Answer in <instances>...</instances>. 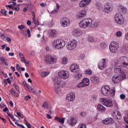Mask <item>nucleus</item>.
<instances>
[{"mask_svg":"<svg viewBox=\"0 0 128 128\" xmlns=\"http://www.w3.org/2000/svg\"><path fill=\"white\" fill-rule=\"evenodd\" d=\"M12 10H16V12H18L20 10V4L16 5V2H12Z\"/></svg>","mask_w":128,"mask_h":128,"instance_id":"5701e85b","label":"nucleus"},{"mask_svg":"<svg viewBox=\"0 0 128 128\" xmlns=\"http://www.w3.org/2000/svg\"><path fill=\"white\" fill-rule=\"evenodd\" d=\"M56 60H58V57L56 56H47L44 58V62L48 64H54L56 62Z\"/></svg>","mask_w":128,"mask_h":128,"instance_id":"20e7f679","label":"nucleus"},{"mask_svg":"<svg viewBox=\"0 0 128 128\" xmlns=\"http://www.w3.org/2000/svg\"><path fill=\"white\" fill-rule=\"evenodd\" d=\"M88 41L90 42H94V39L92 37L90 36L88 37Z\"/></svg>","mask_w":128,"mask_h":128,"instance_id":"a18cd8bd","label":"nucleus"},{"mask_svg":"<svg viewBox=\"0 0 128 128\" xmlns=\"http://www.w3.org/2000/svg\"><path fill=\"white\" fill-rule=\"evenodd\" d=\"M16 69L17 70L18 72H20V64H16Z\"/></svg>","mask_w":128,"mask_h":128,"instance_id":"4d7b16f0","label":"nucleus"},{"mask_svg":"<svg viewBox=\"0 0 128 128\" xmlns=\"http://www.w3.org/2000/svg\"><path fill=\"white\" fill-rule=\"evenodd\" d=\"M118 10L121 14H126V13L127 9L126 7L122 6V4H120L118 6Z\"/></svg>","mask_w":128,"mask_h":128,"instance_id":"aec40b11","label":"nucleus"},{"mask_svg":"<svg viewBox=\"0 0 128 128\" xmlns=\"http://www.w3.org/2000/svg\"><path fill=\"white\" fill-rule=\"evenodd\" d=\"M80 114L81 116H86V113L84 112H82Z\"/></svg>","mask_w":128,"mask_h":128,"instance_id":"6e6d98bb","label":"nucleus"},{"mask_svg":"<svg viewBox=\"0 0 128 128\" xmlns=\"http://www.w3.org/2000/svg\"><path fill=\"white\" fill-rule=\"evenodd\" d=\"M90 82L92 84H96L100 82V78L98 76H93L90 78Z\"/></svg>","mask_w":128,"mask_h":128,"instance_id":"4be33fe9","label":"nucleus"},{"mask_svg":"<svg viewBox=\"0 0 128 128\" xmlns=\"http://www.w3.org/2000/svg\"><path fill=\"white\" fill-rule=\"evenodd\" d=\"M74 98H76V94L74 92H70L66 95V100L68 102H72L74 100Z\"/></svg>","mask_w":128,"mask_h":128,"instance_id":"2eb2a0df","label":"nucleus"},{"mask_svg":"<svg viewBox=\"0 0 128 128\" xmlns=\"http://www.w3.org/2000/svg\"><path fill=\"white\" fill-rule=\"evenodd\" d=\"M34 8V5L32 4H27V8L29 10H32Z\"/></svg>","mask_w":128,"mask_h":128,"instance_id":"4c0bfd02","label":"nucleus"},{"mask_svg":"<svg viewBox=\"0 0 128 128\" xmlns=\"http://www.w3.org/2000/svg\"><path fill=\"white\" fill-rule=\"evenodd\" d=\"M112 116L116 120H120L122 118V114L118 110L112 112Z\"/></svg>","mask_w":128,"mask_h":128,"instance_id":"dca6fc26","label":"nucleus"},{"mask_svg":"<svg viewBox=\"0 0 128 128\" xmlns=\"http://www.w3.org/2000/svg\"><path fill=\"white\" fill-rule=\"evenodd\" d=\"M98 110L99 112H104L106 110V108H104L102 105L101 104H99L98 105Z\"/></svg>","mask_w":128,"mask_h":128,"instance_id":"c85d7f7f","label":"nucleus"},{"mask_svg":"<svg viewBox=\"0 0 128 128\" xmlns=\"http://www.w3.org/2000/svg\"><path fill=\"white\" fill-rule=\"evenodd\" d=\"M101 92L104 96H108L110 94V88L108 86H103L101 88Z\"/></svg>","mask_w":128,"mask_h":128,"instance_id":"f8f14e48","label":"nucleus"},{"mask_svg":"<svg viewBox=\"0 0 128 128\" xmlns=\"http://www.w3.org/2000/svg\"><path fill=\"white\" fill-rule=\"evenodd\" d=\"M32 20H33L34 24H36L37 22H36V16L34 15L32 18Z\"/></svg>","mask_w":128,"mask_h":128,"instance_id":"bf43d9fd","label":"nucleus"},{"mask_svg":"<svg viewBox=\"0 0 128 128\" xmlns=\"http://www.w3.org/2000/svg\"><path fill=\"white\" fill-rule=\"evenodd\" d=\"M112 10V8L110 7V6L106 5L105 6L104 8V12H106V14H108V12H110Z\"/></svg>","mask_w":128,"mask_h":128,"instance_id":"393cba45","label":"nucleus"},{"mask_svg":"<svg viewBox=\"0 0 128 128\" xmlns=\"http://www.w3.org/2000/svg\"><path fill=\"white\" fill-rule=\"evenodd\" d=\"M128 58L126 56H122L119 60V64L121 66L128 68Z\"/></svg>","mask_w":128,"mask_h":128,"instance_id":"0eeeda50","label":"nucleus"},{"mask_svg":"<svg viewBox=\"0 0 128 128\" xmlns=\"http://www.w3.org/2000/svg\"><path fill=\"white\" fill-rule=\"evenodd\" d=\"M78 66L76 64H73L70 66V70L72 72H78Z\"/></svg>","mask_w":128,"mask_h":128,"instance_id":"a211bd4d","label":"nucleus"},{"mask_svg":"<svg viewBox=\"0 0 128 128\" xmlns=\"http://www.w3.org/2000/svg\"><path fill=\"white\" fill-rule=\"evenodd\" d=\"M25 124L26 126L28 128H30V123L26 122Z\"/></svg>","mask_w":128,"mask_h":128,"instance_id":"0e129e2a","label":"nucleus"},{"mask_svg":"<svg viewBox=\"0 0 128 128\" xmlns=\"http://www.w3.org/2000/svg\"><path fill=\"white\" fill-rule=\"evenodd\" d=\"M82 82L84 86H88L90 84V79L88 78H84Z\"/></svg>","mask_w":128,"mask_h":128,"instance_id":"b1692460","label":"nucleus"},{"mask_svg":"<svg viewBox=\"0 0 128 128\" xmlns=\"http://www.w3.org/2000/svg\"><path fill=\"white\" fill-rule=\"evenodd\" d=\"M8 107H6L4 109H3V112H8Z\"/></svg>","mask_w":128,"mask_h":128,"instance_id":"338daca9","label":"nucleus"},{"mask_svg":"<svg viewBox=\"0 0 128 128\" xmlns=\"http://www.w3.org/2000/svg\"><path fill=\"white\" fill-rule=\"evenodd\" d=\"M54 120L58 122L60 124H64V118H60L56 116L54 117Z\"/></svg>","mask_w":128,"mask_h":128,"instance_id":"a878e982","label":"nucleus"},{"mask_svg":"<svg viewBox=\"0 0 128 128\" xmlns=\"http://www.w3.org/2000/svg\"><path fill=\"white\" fill-rule=\"evenodd\" d=\"M6 8H10V10H12V8L14 7V5L11 4V5H6Z\"/></svg>","mask_w":128,"mask_h":128,"instance_id":"052dcab7","label":"nucleus"},{"mask_svg":"<svg viewBox=\"0 0 128 128\" xmlns=\"http://www.w3.org/2000/svg\"><path fill=\"white\" fill-rule=\"evenodd\" d=\"M50 73L48 72L43 71L41 72L40 76H42L43 78H44V76H48Z\"/></svg>","mask_w":128,"mask_h":128,"instance_id":"f704fd0d","label":"nucleus"},{"mask_svg":"<svg viewBox=\"0 0 128 128\" xmlns=\"http://www.w3.org/2000/svg\"><path fill=\"white\" fill-rule=\"evenodd\" d=\"M84 74L87 76H90V74H92V71L90 69H87L84 71Z\"/></svg>","mask_w":128,"mask_h":128,"instance_id":"473e14b6","label":"nucleus"},{"mask_svg":"<svg viewBox=\"0 0 128 128\" xmlns=\"http://www.w3.org/2000/svg\"><path fill=\"white\" fill-rule=\"evenodd\" d=\"M79 6L80 8H84L86 6V4H85L82 0L79 4Z\"/></svg>","mask_w":128,"mask_h":128,"instance_id":"e433bc0d","label":"nucleus"},{"mask_svg":"<svg viewBox=\"0 0 128 128\" xmlns=\"http://www.w3.org/2000/svg\"><path fill=\"white\" fill-rule=\"evenodd\" d=\"M26 32H27V34H28V38H30L31 34H30V29H28L26 30Z\"/></svg>","mask_w":128,"mask_h":128,"instance_id":"13d9d810","label":"nucleus"},{"mask_svg":"<svg viewBox=\"0 0 128 128\" xmlns=\"http://www.w3.org/2000/svg\"><path fill=\"white\" fill-rule=\"evenodd\" d=\"M78 18H80V20L84 18V16L82 14L80 13L78 16Z\"/></svg>","mask_w":128,"mask_h":128,"instance_id":"09e8293b","label":"nucleus"},{"mask_svg":"<svg viewBox=\"0 0 128 128\" xmlns=\"http://www.w3.org/2000/svg\"><path fill=\"white\" fill-rule=\"evenodd\" d=\"M82 73L80 72H77L76 73V74L74 75V78H75L76 80H80V78H82Z\"/></svg>","mask_w":128,"mask_h":128,"instance_id":"7c9ffc66","label":"nucleus"},{"mask_svg":"<svg viewBox=\"0 0 128 128\" xmlns=\"http://www.w3.org/2000/svg\"><path fill=\"white\" fill-rule=\"evenodd\" d=\"M82 2L86 4V6H88L90 4L92 0H82Z\"/></svg>","mask_w":128,"mask_h":128,"instance_id":"37998d69","label":"nucleus"},{"mask_svg":"<svg viewBox=\"0 0 128 128\" xmlns=\"http://www.w3.org/2000/svg\"><path fill=\"white\" fill-rule=\"evenodd\" d=\"M56 7L54 8V10L52 12V14H56V12H58V10H60V6H58V4L56 3Z\"/></svg>","mask_w":128,"mask_h":128,"instance_id":"72a5a7b5","label":"nucleus"},{"mask_svg":"<svg viewBox=\"0 0 128 128\" xmlns=\"http://www.w3.org/2000/svg\"><path fill=\"white\" fill-rule=\"evenodd\" d=\"M116 36H118V38H120V36H122V32L120 31L117 32L116 33Z\"/></svg>","mask_w":128,"mask_h":128,"instance_id":"a19ab883","label":"nucleus"},{"mask_svg":"<svg viewBox=\"0 0 128 128\" xmlns=\"http://www.w3.org/2000/svg\"><path fill=\"white\" fill-rule=\"evenodd\" d=\"M48 36L49 38H56V36H58V32L56 30L54 29H51L48 30Z\"/></svg>","mask_w":128,"mask_h":128,"instance_id":"4468645a","label":"nucleus"},{"mask_svg":"<svg viewBox=\"0 0 128 128\" xmlns=\"http://www.w3.org/2000/svg\"><path fill=\"white\" fill-rule=\"evenodd\" d=\"M100 46L102 48H106V44L104 42H102L100 44Z\"/></svg>","mask_w":128,"mask_h":128,"instance_id":"de8ad7c7","label":"nucleus"},{"mask_svg":"<svg viewBox=\"0 0 128 128\" xmlns=\"http://www.w3.org/2000/svg\"><path fill=\"white\" fill-rule=\"evenodd\" d=\"M114 72L116 74H121L122 72V68L120 67V64H114Z\"/></svg>","mask_w":128,"mask_h":128,"instance_id":"412c9836","label":"nucleus"},{"mask_svg":"<svg viewBox=\"0 0 128 128\" xmlns=\"http://www.w3.org/2000/svg\"><path fill=\"white\" fill-rule=\"evenodd\" d=\"M77 44L78 42H76V40H73L68 42L66 48L68 50H74L76 48Z\"/></svg>","mask_w":128,"mask_h":128,"instance_id":"1a4fd4ad","label":"nucleus"},{"mask_svg":"<svg viewBox=\"0 0 128 128\" xmlns=\"http://www.w3.org/2000/svg\"><path fill=\"white\" fill-rule=\"evenodd\" d=\"M108 66V59L102 58L98 64V68L102 70Z\"/></svg>","mask_w":128,"mask_h":128,"instance_id":"9b49d317","label":"nucleus"},{"mask_svg":"<svg viewBox=\"0 0 128 128\" xmlns=\"http://www.w3.org/2000/svg\"><path fill=\"white\" fill-rule=\"evenodd\" d=\"M0 14H4V16H6V10H2Z\"/></svg>","mask_w":128,"mask_h":128,"instance_id":"8fccbe9b","label":"nucleus"},{"mask_svg":"<svg viewBox=\"0 0 128 128\" xmlns=\"http://www.w3.org/2000/svg\"><path fill=\"white\" fill-rule=\"evenodd\" d=\"M68 124L71 126H74V124H76L78 120L76 118H71L68 120Z\"/></svg>","mask_w":128,"mask_h":128,"instance_id":"6ab92c4d","label":"nucleus"},{"mask_svg":"<svg viewBox=\"0 0 128 128\" xmlns=\"http://www.w3.org/2000/svg\"><path fill=\"white\" fill-rule=\"evenodd\" d=\"M84 84L82 83V82H80L78 86H77V88H84Z\"/></svg>","mask_w":128,"mask_h":128,"instance_id":"49530a36","label":"nucleus"},{"mask_svg":"<svg viewBox=\"0 0 128 128\" xmlns=\"http://www.w3.org/2000/svg\"><path fill=\"white\" fill-rule=\"evenodd\" d=\"M123 48L125 50H128V44H125L123 46Z\"/></svg>","mask_w":128,"mask_h":128,"instance_id":"5fc2aeb1","label":"nucleus"},{"mask_svg":"<svg viewBox=\"0 0 128 128\" xmlns=\"http://www.w3.org/2000/svg\"><path fill=\"white\" fill-rule=\"evenodd\" d=\"M42 108H46V110H48V104L46 102H44L43 103Z\"/></svg>","mask_w":128,"mask_h":128,"instance_id":"ea45409f","label":"nucleus"},{"mask_svg":"<svg viewBox=\"0 0 128 128\" xmlns=\"http://www.w3.org/2000/svg\"><path fill=\"white\" fill-rule=\"evenodd\" d=\"M26 24H27L28 26H30V24H32V22H30V20H28L27 21Z\"/></svg>","mask_w":128,"mask_h":128,"instance_id":"774afa93","label":"nucleus"},{"mask_svg":"<svg viewBox=\"0 0 128 128\" xmlns=\"http://www.w3.org/2000/svg\"><path fill=\"white\" fill-rule=\"evenodd\" d=\"M111 94H112V96H114L116 94V88H112Z\"/></svg>","mask_w":128,"mask_h":128,"instance_id":"c03bdc74","label":"nucleus"},{"mask_svg":"<svg viewBox=\"0 0 128 128\" xmlns=\"http://www.w3.org/2000/svg\"><path fill=\"white\" fill-rule=\"evenodd\" d=\"M112 74V68H107L105 72L106 76H110Z\"/></svg>","mask_w":128,"mask_h":128,"instance_id":"2f4dec72","label":"nucleus"},{"mask_svg":"<svg viewBox=\"0 0 128 128\" xmlns=\"http://www.w3.org/2000/svg\"><path fill=\"white\" fill-rule=\"evenodd\" d=\"M58 76L60 78H58L54 80V84L60 86V82H62V80H67V78H68L70 73L66 70H62L58 72Z\"/></svg>","mask_w":128,"mask_h":128,"instance_id":"f257e3e1","label":"nucleus"},{"mask_svg":"<svg viewBox=\"0 0 128 128\" xmlns=\"http://www.w3.org/2000/svg\"><path fill=\"white\" fill-rule=\"evenodd\" d=\"M114 20L120 26L123 24L124 22V16L120 13H116L115 14Z\"/></svg>","mask_w":128,"mask_h":128,"instance_id":"39448f33","label":"nucleus"},{"mask_svg":"<svg viewBox=\"0 0 128 128\" xmlns=\"http://www.w3.org/2000/svg\"><path fill=\"white\" fill-rule=\"evenodd\" d=\"M0 60L3 64H5V66H8V63L6 62V59L4 58H0Z\"/></svg>","mask_w":128,"mask_h":128,"instance_id":"c9c22d12","label":"nucleus"},{"mask_svg":"<svg viewBox=\"0 0 128 128\" xmlns=\"http://www.w3.org/2000/svg\"><path fill=\"white\" fill-rule=\"evenodd\" d=\"M32 98V97H30L29 95L26 96L25 97L26 100H30Z\"/></svg>","mask_w":128,"mask_h":128,"instance_id":"e2e57ef3","label":"nucleus"},{"mask_svg":"<svg viewBox=\"0 0 128 128\" xmlns=\"http://www.w3.org/2000/svg\"><path fill=\"white\" fill-rule=\"evenodd\" d=\"M102 122L104 124H112L114 122V119L110 118H106Z\"/></svg>","mask_w":128,"mask_h":128,"instance_id":"f3484780","label":"nucleus"},{"mask_svg":"<svg viewBox=\"0 0 128 128\" xmlns=\"http://www.w3.org/2000/svg\"><path fill=\"white\" fill-rule=\"evenodd\" d=\"M122 76H118L116 75H114L112 78V82L114 84H118L120 80H122L126 78V74L124 73H122Z\"/></svg>","mask_w":128,"mask_h":128,"instance_id":"6e6552de","label":"nucleus"},{"mask_svg":"<svg viewBox=\"0 0 128 128\" xmlns=\"http://www.w3.org/2000/svg\"><path fill=\"white\" fill-rule=\"evenodd\" d=\"M66 46V42L62 39L54 40L52 42V48L55 50H60Z\"/></svg>","mask_w":128,"mask_h":128,"instance_id":"7ed1b4c3","label":"nucleus"},{"mask_svg":"<svg viewBox=\"0 0 128 128\" xmlns=\"http://www.w3.org/2000/svg\"><path fill=\"white\" fill-rule=\"evenodd\" d=\"M92 20L90 18H85L79 22V26L82 28H87L92 27Z\"/></svg>","mask_w":128,"mask_h":128,"instance_id":"f03ea898","label":"nucleus"},{"mask_svg":"<svg viewBox=\"0 0 128 128\" xmlns=\"http://www.w3.org/2000/svg\"><path fill=\"white\" fill-rule=\"evenodd\" d=\"M100 102L102 104L106 106L107 108H112V101L106 98H102L100 100Z\"/></svg>","mask_w":128,"mask_h":128,"instance_id":"9d476101","label":"nucleus"},{"mask_svg":"<svg viewBox=\"0 0 128 128\" xmlns=\"http://www.w3.org/2000/svg\"><path fill=\"white\" fill-rule=\"evenodd\" d=\"M73 36H80V30L78 29H76L72 31V32Z\"/></svg>","mask_w":128,"mask_h":128,"instance_id":"bb28decb","label":"nucleus"},{"mask_svg":"<svg viewBox=\"0 0 128 128\" xmlns=\"http://www.w3.org/2000/svg\"><path fill=\"white\" fill-rule=\"evenodd\" d=\"M120 100H124L126 98V95L124 94H121L120 95Z\"/></svg>","mask_w":128,"mask_h":128,"instance_id":"603ef678","label":"nucleus"},{"mask_svg":"<svg viewBox=\"0 0 128 128\" xmlns=\"http://www.w3.org/2000/svg\"><path fill=\"white\" fill-rule=\"evenodd\" d=\"M98 26V22H95L93 24H92L91 26L92 28H96V26Z\"/></svg>","mask_w":128,"mask_h":128,"instance_id":"864d4df0","label":"nucleus"},{"mask_svg":"<svg viewBox=\"0 0 128 128\" xmlns=\"http://www.w3.org/2000/svg\"><path fill=\"white\" fill-rule=\"evenodd\" d=\"M120 48L118 42H112L109 46L110 52L113 54H116L118 52V49Z\"/></svg>","mask_w":128,"mask_h":128,"instance_id":"423d86ee","label":"nucleus"},{"mask_svg":"<svg viewBox=\"0 0 128 128\" xmlns=\"http://www.w3.org/2000/svg\"><path fill=\"white\" fill-rule=\"evenodd\" d=\"M60 24L63 28H68L70 24V21L68 18L64 17L61 19Z\"/></svg>","mask_w":128,"mask_h":128,"instance_id":"ddd939ff","label":"nucleus"},{"mask_svg":"<svg viewBox=\"0 0 128 128\" xmlns=\"http://www.w3.org/2000/svg\"><path fill=\"white\" fill-rule=\"evenodd\" d=\"M12 84L14 88H15L16 92H20V86H18L16 83H14Z\"/></svg>","mask_w":128,"mask_h":128,"instance_id":"79ce46f5","label":"nucleus"},{"mask_svg":"<svg viewBox=\"0 0 128 128\" xmlns=\"http://www.w3.org/2000/svg\"><path fill=\"white\" fill-rule=\"evenodd\" d=\"M55 92L56 94L60 93V88L58 87L55 88Z\"/></svg>","mask_w":128,"mask_h":128,"instance_id":"680f3d73","label":"nucleus"},{"mask_svg":"<svg viewBox=\"0 0 128 128\" xmlns=\"http://www.w3.org/2000/svg\"><path fill=\"white\" fill-rule=\"evenodd\" d=\"M62 64H68V58H66V57H64L62 58Z\"/></svg>","mask_w":128,"mask_h":128,"instance_id":"58836bf2","label":"nucleus"},{"mask_svg":"<svg viewBox=\"0 0 128 128\" xmlns=\"http://www.w3.org/2000/svg\"><path fill=\"white\" fill-rule=\"evenodd\" d=\"M10 92L12 96H16V98H18V96H20L18 93L16 92L14 90V89L10 90Z\"/></svg>","mask_w":128,"mask_h":128,"instance_id":"c756f323","label":"nucleus"},{"mask_svg":"<svg viewBox=\"0 0 128 128\" xmlns=\"http://www.w3.org/2000/svg\"><path fill=\"white\" fill-rule=\"evenodd\" d=\"M24 28H26V26H24V24H22V25L18 26V28L19 30H24Z\"/></svg>","mask_w":128,"mask_h":128,"instance_id":"3c124183","label":"nucleus"},{"mask_svg":"<svg viewBox=\"0 0 128 128\" xmlns=\"http://www.w3.org/2000/svg\"><path fill=\"white\" fill-rule=\"evenodd\" d=\"M19 56L22 62H23L24 64H28V62H26V60L24 56V54L22 52L19 53Z\"/></svg>","mask_w":128,"mask_h":128,"instance_id":"cd10ccee","label":"nucleus"},{"mask_svg":"<svg viewBox=\"0 0 128 128\" xmlns=\"http://www.w3.org/2000/svg\"><path fill=\"white\" fill-rule=\"evenodd\" d=\"M80 58L82 60H84V54L80 55Z\"/></svg>","mask_w":128,"mask_h":128,"instance_id":"69168bd1","label":"nucleus"}]
</instances>
